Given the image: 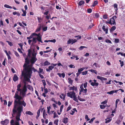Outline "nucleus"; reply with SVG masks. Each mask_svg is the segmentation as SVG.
Returning <instances> with one entry per match:
<instances>
[{
  "mask_svg": "<svg viewBox=\"0 0 125 125\" xmlns=\"http://www.w3.org/2000/svg\"><path fill=\"white\" fill-rule=\"evenodd\" d=\"M54 116H53V118H55L57 117L58 116L57 115L56 113L55 112H54L53 113Z\"/></svg>",
  "mask_w": 125,
  "mask_h": 125,
  "instance_id": "64",
  "label": "nucleus"
},
{
  "mask_svg": "<svg viewBox=\"0 0 125 125\" xmlns=\"http://www.w3.org/2000/svg\"><path fill=\"white\" fill-rule=\"evenodd\" d=\"M103 18L105 19H106L108 18V15L106 14H105L103 16Z\"/></svg>",
  "mask_w": 125,
  "mask_h": 125,
  "instance_id": "53",
  "label": "nucleus"
},
{
  "mask_svg": "<svg viewBox=\"0 0 125 125\" xmlns=\"http://www.w3.org/2000/svg\"><path fill=\"white\" fill-rule=\"evenodd\" d=\"M23 12V13L21 14V16H26V10H24L23 9L22 10Z\"/></svg>",
  "mask_w": 125,
  "mask_h": 125,
  "instance_id": "23",
  "label": "nucleus"
},
{
  "mask_svg": "<svg viewBox=\"0 0 125 125\" xmlns=\"http://www.w3.org/2000/svg\"><path fill=\"white\" fill-rule=\"evenodd\" d=\"M87 12L89 13H91L92 11V9L90 8H89L87 10Z\"/></svg>",
  "mask_w": 125,
  "mask_h": 125,
  "instance_id": "51",
  "label": "nucleus"
},
{
  "mask_svg": "<svg viewBox=\"0 0 125 125\" xmlns=\"http://www.w3.org/2000/svg\"><path fill=\"white\" fill-rule=\"evenodd\" d=\"M68 119L67 117L64 118L63 119L62 122L63 123L66 124L68 122Z\"/></svg>",
  "mask_w": 125,
  "mask_h": 125,
  "instance_id": "16",
  "label": "nucleus"
},
{
  "mask_svg": "<svg viewBox=\"0 0 125 125\" xmlns=\"http://www.w3.org/2000/svg\"><path fill=\"white\" fill-rule=\"evenodd\" d=\"M106 106L104 105H101L100 108L101 109H104L105 107Z\"/></svg>",
  "mask_w": 125,
  "mask_h": 125,
  "instance_id": "55",
  "label": "nucleus"
},
{
  "mask_svg": "<svg viewBox=\"0 0 125 125\" xmlns=\"http://www.w3.org/2000/svg\"><path fill=\"white\" fill-rule=\"evenodd\" d=\"M26 114H28L30 115H32L33 114L30 111H27L25 113Z\"/></svg>",
  "mask_w": 125,
  "mask_h": 125,
  "instance_id": "28",
  "label": "nucleus"
},
{
  "mask_svg": "<svg viewBox=\"0 0 125 125\" xmlns=\"http://www.w3.org/2000/svg\"><path fill=\"white\" fill-rule=\"evenodd\" d=\"M50 63L48 61H46L44 62L43 64V66H44L50 65Z\"/></svg>",
  "mask_w": 125,
  "mask_h": 125,
  "instance_id": "21",
  "label": "nucleus"
},
{
  "mask_svg": "<svg viewBox=\"0 0 125 125\" xmlns=\"http://www.w3.org/2000/svg\"><path fill=\"white\" fill-rule=\"evenodd\" d=\"M113 6L114 8L115 9V10L116 11L118 9L117 4L116 3H115L113 5Z\"/></svg>",
  "mask_w": 125,
  "mask_h": 125,
  "instance_id": "24",
  "label": "nucleus"
},
{
  "mask_svg": "<svg viewBox=\"0 0 125 125\" xmlns=\"http://www.w3.org/2000/svg\"><path fill=\"white\" fill-rule=\"evenodd\" d=\"M114 93V90H112L110 92H107V93L110 94H113Z\"/></svg>",
  "mask_w": 125,
  "mask_h": 125,
  "instance_id": "45",
  "label": "nucleus"
},
{
  "mask_svg": "<svg viewBox=\"0 0 125 125\" xmlns=\"http://www.w3.org/2000/svg\"><path fill=\"white\" fill-rule=\"evenodd\" d=\"M36 38H33V40L32 41L33 42L32 44H33V43H35L36 42Z\"/></svg>",
  "mask_w": 125,
  "mask_h": 125,
  "instance_id": "42",
  "label": "nucleus"
},
{
  "mask_svg": "<svg viewBox=\"0 0 125 125\" xmlns=\"http://www.w3.org/2000/svg\"><path fill=\"white\" fill-rule=\"evenodd\" d=\"M88 71H86L84 72H82V74L83 75H86Z\"/></svg>",
  "mask_w": 125,
  "mask_h": 125,
  "instance_id": "43",
  "label": "nucleus"
},
{
  "mask_svg": "<svg viewBox=\"0 0 125 125\" xmlns=\"http://www.w3.org/2000/svg\"><path fill=\"white\" fill-rule=\"evenodd\" d=\"M25 60V62L23 66V71L31 74L32 73V70L34 72H37L38 71L36 69H35L34 67H32V64H29L30 63V61L28 57L26 58Z\"/></svg>",
  "mask_w": 125,
  "mask_h": 125,
  "instance_id": "2",
  "label": "nucleus"
},
{
  "mask_svg": "<svg viewBox=\"0 0 125 125\" xmlns=\"http://www.w3.org/2000/svg\"><path fill=\"white\" fill-rule=\"evenodd\" d=\"M53 68V66H52L51 65V66H49L48 68H46V70L47 72H50L52 70Z\"/></svg>",
  "mask_w": 125,
  "mask_h": 125,
  "instance_id": "9",
  "label": "nucleus"
},
{
  "mask_svg": "<svg viewBox=\"0 0 125 125\" xmlns=\"http://www.w3.org/2000/svg\"><path fill=\"white\" fill-rule=\"evenodd\" d=\"M21 87V84H18L17 86V90L18 91H19V92H21V89H20V88Z\"/></svg>",
  "mask_w": 125,
  "mask_h": 125,
  "instance_id": "11",
  "label": "nucleus"
},
{
  "mask_svg": "<svg viewBox=\"0 0 125 125\" xmlns=\"http://www.w3.org/2000/svg\"><path fill=\"white\" fill-rule=\"evenodd\" d=\"M19 91H16L15 93V96H14V98L19 95L18 94L19 93Z\"/></svg>",
  "mask_w": 125,
  "mask_h": 125,
  "instance_id": "46",
  "label": "nucleus"
},
{
  "mask_svg": "<svg viewBox=\"0 0 125 125\" xmlns=\"http://www.w3.org/2000/svg\"><path fill=\"white\" fill-rule=\"evenodd\" d=\"M37 19H38V22H40L42 21V19L41 18V17H37Z\"/></svg>",
  "mask_w": 125,
  "mask_h": 125,
  "instance_id": "58",
  "label": "nucleus"
},
{
  "mask_svg": "<svg viewBox=\"0 0 125 125\" xmlns=\"http://www.w3.org/2000/svg\"><path fill=\"white\" fill-rule=\"evenodd\" d=\"M51 108L50 106L47 107V113L48 114H49L50 113V109Z\"/></svg>",
  "mask_w": 125,
  "mask_h": 125,
  "instance_id": "62",
  "label": "nucleus"
},
{
  "mask_svg": "<svg viewBox=\"0 0 125 125\" xmlns=\"http://www.w3.org/2000/svg\"><path fill=\"white\" fill-rule=\"evenodd\" d=\"M87 90L86 88H85V89H83V93L84 94V95H87Z\"/></svg>",
  "mask_w": 125,
  "mask_h": 125,
  "instance_id": "44",
  "label": "nucleus"
},
{
  "mask_svg": "<svg viewBox=\"0 0 125 125\" xmlns=\"http://www.w3.org/2000/svg\"><path fill=\"white\" fill-rule=\"evenodd\" d=\"M42 27V26L40 24L39 25V26L36 29L35 31H40L41 30V28Z\"/></svg>",
  "mask_w": 125,
  "mask_h": 125,
  "instance_id": "22",
  "label": "nucleus"
},
{
  "mask_svg": "<svg viewBox=\"0 0 125 125\" xmlns=\"http://www.w3.org/2000/svg\"><path fill=\"white\" fill-rule=\"evenodd\" d=\"M116 27L115 26H113L111 28L110 31H114Z\"/></svg>",
  "mask_w": 125,
  "mask_h": 125,
  "instance_id": "36",
  "label": "nucleus"
},
{
  "mask_svg": "<svg viewBox=\"0 0 125 125\" xmlns=\"http://www.w3.org/2000/svg\"><path fill=\"white\" fill-rule=\"evenodd\" d=\"M90 71L92 73H94L95 74L97 73V72L95 70H94L93 69H91L90 70Z\"/></svg>",
  "mask_w": 125,
  "mask_h": 125,
  "instance_id": "54",
  "label": "nucleus"
},
{
  "mask_svg": "<svg viewBox=\"0 0 125 125\" xmlns=\"http://www.w3.org/2000/svg\"><path fill=\"white\" fill-rule=\"evenodd\" d=\"M117 18V17L116 16H114L110 19L108 23L111 25H115L116 23L115 19H116Z\"/></svg>",
  "mask_w": 125,
  "mask_h": 125,
  "instance_id": "5",
  "label": "nucleus"
},
{
  "mask_svg": "<svg viewBox=\"0 0 125 125\" xmlns=\"http://www.w3.org/2000/svg\"><path fill=\"white\" fill-rule=\"evenodd\" d=\"M59 120L58 119H56L54 121V124L56 125H58V122Z\"/></svg>",
  "mask_w": 125,
  "mask_h": 125,
  "instance_id": "39",
  "label": "nucleus"
},
{
  "mask_svg": "<svg viewBox=\"0 0 125 125\" xmlns=\"http://www.w3.org/2000/svg\"><path fill=\"white\" fill-rule=\"evenodd\" d=\"M72 40V44H73L74 43L76 42L77 41V40L74 39V40L71 39Z\"/></svg>",
  "mask_w": 125,
  "mask_h": 125,
  "instance_id": "41",
  "label": "nucleus"
},
{
  "mask_svg": "<svg viewBox=\"0 0 125 125\" xmlns=\"http://www.w3.org/2000/svg\"><path fill=\"white\" fill-rule=\"evenodd\" d=\"M23 107L22 106H18L16 108V110L17 111V115L16 117V120L18 121L19 120H21L20 118V116L21 115V113L23 111Z\"/></svg>",
  "mask_w": 125,
  "mask_h": 125,
  "instance_id": "4",
  "label": "nucleus"
},
{
  "mask_svg": "<svg viewBox=\"0 0 125 125\" xmlns=\"http://www.w3.org/2000/svg\"><path fill=\"white\" fill-rule=\"evenodd\" d=\"M85 119H86L87 120V121H89L90 119L89 118H88V115H85Z\"/></svg>",
  "mask_w": 125,
  "mask_h": 125,
  "instance_id": "59",
  "label": "nucleus"
},
{
  "mask_svg": "<svg viewBox=\"0 0 125 125\" xmlns=\"http://www.w3.org/2000/svg\"><path fill=\"white\" fill-rule=\"evenodd\" d=\"M27 91V87L26 86V85H24L22 91L24 92H26Z\"/></svg>",
  "mask_w": 125,
  "mask_h": 125,
  "instance_id": "15",
  "label": "nucleus"
},
{
  "mask_svg": "<svg viewBox=\"0 0 125 125\" xmlns=\"http://www.w3.org/2000/svg\"><path fill=\"white\" fill-rule=\"evenodd\" d=\"M43 118L45 119L46 118V116H48V115L46 113L45 110H43Z\"/></svg>",
  "mask_w": 125,
  "mask_h": 125,
  "instance_id": "14",
  "label": "nucleus"
},
{
  "mask_svg": "<svg viewBox=\"0 0 125 125\" xmlns=\"http://www.w3.org/2000/svg\"><path fill=\"white\" fill-rule=\"evenodd\" d=\"M78 99L80 101H85V99L81 98L79 96H78Z\"/></svg>",
  "mask_w": 125,
  "mask_h": 125,
  "instance_id": "37",
  "label": "nucleus"
},
{
  "mask_svg": "<svg viewBox=\"0 0 125 125\" xmlns=\"http://www.w3.org/2000/svg\"><path fill=\"white\" fill-rule=\"evenodd\" d=\"M24 71H22L21 75V76L20 79L22 80V77H23L24 81H27L29 82H31L30 79V78H31L30 75L31 74H29V73H27L26 72L25 73Z\"/></svg>",
  "mask_w": 125,
  "mask_h": 125,
  "instance_id": "3",
  "label": "nucleus"
},
{
  "mask_svg": "<svg viewBox=\"0 0 125 125\" xmlns=\"http://www.w3.org/2000/svg\"><path fill=\"white\" fill-rule=\"evenodd\" d=\"M105 42H106L107 43H111V44L112 43V42H111V41L109 40L106 39L105 41Z\"/></svg>",
  "mask_w": 125,
  "mask_h": 125,
  "instance_id": "50",
  "label": "nucleus"
},
{
  "mask_svg": "<svg viewBox=\"0 0 125 125\" xmlns=\"http://www.w3.org/2000/svg\"><path fill=\"white\" fill-rule=\"evenodd\" d=\"M14 98V108L13 109V114H15L17 112L16 109L17 108V107L18 105L19 106L23 105L25 107L26 106V104L25 102L23 100L21 101V100L22 99L23 97L22 96L19 95H18Z\"/></svg>",
  "mask_w": 125,
  "mask_h": 125,
  "instance_id": "1",
  "label": "nucleus"
},
{
  "mask_svg": "<svg viewBox=\"0 0 125 125\" xmlns=\"http://www.w3.org/2000/svg\"><path fill=\"white\" fill-rule=\"evenodd\" d=\"M80 88L81 89L80 90H81L80 92H83V90L84 89L83 87V84H82L80 86Z\"/></svg>",
  "mask_w": 125,
  "mask_h": 125,
  "instance_id": "34",
  "label": "nucleus"
},
{
  "mask_svg": "<svg viewBox=\"0 0 125 125\" xmlns=\"http://www.w3.org/2000/svg\"><path fill=\"white\" fill-rule=\"evenodd\" d=\"M75 93L74 91L70 92L67 94V96L69 97H70L71 98H73Z\"/></svg>",
  "mask_w": 125,
  "mask_h": 125,
  "instance_id": "6",
  "label": "nucleus"
},
{
  "mask_svg": "<svg viewBox=\"0 0 125 125\" xmlns=\"http://www.w3.org/2000/svg\"><path fill=\"white\" fill-rule=\"evenodd\" d=\"M84 48H87V47H86L84 46H81L79 48V49L80 50H81Z\"/></svg>",
  "mask_w": 125,
  "mask_h": 125,
  "instance_id": "48",
  "label": "nucleus"
},
{
  "mask_svg": "<svg viewBox=\"0 0 125 125\" xmlns=\"http://www.w3.org/2000/svg\"><path fill=\"white\" fill-rule=\"evenodd\" d=\"M21 94V95L23 97H24L25 96L26 92H24L22 91L20 92V94Z\"/></svg>",
  "mask_w": 125,
  "mask_h": 125,
  "instance_id": "33",
  "label": "nucleus"
},
{
  "mask_svg": "<svg viewBox=\"0 0 125 125\" xmlns=\"http://www.w3.org/2000/svg\"><path fill=\"white\" fill-rule=\"evenodd\" d=\"M84 2L83 0L80 1L78 3V5L80 6H81L82 5L84 4Z\"/></svg>",
  "mask_w": 125,
  "mask_h": 125,
  "instance_id": "26",
  "label": "nucleus"
},
{
  "mask_svg": "<svg viewBox=\"0 0 125 125\" xmlns=\"http://www.w3.org/2000/svg\"><path fill=\"white\" fill-rule=\"evenodd\" d=\"M49 42H53L54 43L56 42V40L55 39H53V40H49Z\"/></svg>",
  "mask_w": 125,
  "mask_h": 125,
  "instance_id": "57",
  "label": "nucleus"
},
{
  "mask_svg": "<svg viewBox=\"0 0 125 125\" xmlns=\"http://www.w3.org/2000/svg\"><path fill=\"white\" fill-rule=\"evenodd\" d=\"M39 71H37V72L39 74H41V73H42V72H43V69H41V68H39Z\"/></svg>",
  "mask_w": 125,
  "mask_h": 125,
  "instance_id": "35",
  "label": "nucleus"
},
{
  "mask_svg": "<svg viewBox=\"0 0 125 125\" xmlns=\"http://www.w3.org/2000/svg\"><path fill=\"white\" fill-rule=\"evenodd\" d=\"M19 79V78L15 74L14 75L13 78V81L15 82L17 81Z\"/></svg>",
  "mask_w": 125,
  "mask_h": 125,
  "instance_id": "10",
  "label": "nucleus"
},
{
  "mask_svg": "<svg viewBox=\"0 0 125 125\" xmlns=\"http://www.w3.org/2000/svg\"><path fill=\"white\" fill-rule=\"evenodd\" d=\"M4 6L6 8H7L12 9V7L10 6L9 5L6 4H5L4 5Z\"/></svg>",
  "mask_w": 125,
  "mask_h": 125,
  "instance_id": "30",
  "label": "nucleus"
},
{
  "mask_svg": "<svg viewBox=\"0 0 125 125\" xmlns=\"http://www.w3.org/2000/svg\"><path fill=\"white\" fill-rule=\"evenodd\" d=\"M63 107V105H62L61 106L60 108V112H61L62 111V109Z\"/></svg>",
  "mask_w": 125,
  "mask_h": 125,
  "instance_id": "61",
  "label": "nucleus"
},
{
  "mask_svg": "<svg viewBox=\"0 0 125 125\" xmlns=\"http://www.w3.org/2000/svg\"><path fill=\"white\" fill-rule=\"evenodd\" d=\"M42 82L43 83V84L44 86L46 85V83L44 80H42Z\"/></svg>",
  "mask_w": 125,
  "mask_h": 125,
  "instance_id": "60",
  "label": "nucleus"
},
{
  "mask_svg": "<svg viewBox=\"0 0 125 125\" xmlns=\"http://www.w3.org/2000/svg\"><path fill=\"white\" fill-rule=\"evenodd\" d=\"M73 100H74V101H75L77 103L78 102V100H77V98L76 97L75 94L74 96H73Z\"/></svg>",
  "mask_w": 125,
  "mask_h": 125,
  "instance_id": "29",
  "label": "nucleus"
},
{
  "mask_svg": "<svg viewBox=\"0 0 125 125\" xmlns=\"http://www.w3.org/2000/svg\"><path fill=\"white\" fill-rule=\"evenodd\" d=\"M95 17L96 18H98L99 17V15L98 13H96L95 14Z\"/></svg>",
  "mask_w": 125,
  "mask_h": 125,
  "instance_id": "47",
  "label": "nucleus"
},
{
  "mask_svg": "<svg viewBox=\"0 0 125 125\" xmlns=\"http://www.w3.org/2000/svg\"><path fill=\"white\" fill-rule=\"evenodd\" d=\"M9 122V121L7 119H5L4 121H2L1 122V123L3 125H6Z\"/></svg>",
  "mask_w": 125,
  "mask_h": 125,
  "instance_id": "7",
  "label": "nucleus"
},
{
  "mask_svg": "<svg viewBox=\"0 0 125 125\" xmlns=\"http://www.w3.org/2000/svg\"><path fill=\"white\" fill-rule=\"evenodd\" d=\"M68 80L69 81L68 82L69 83L72 85V83H73V81L70 78H69L68 79Z\"/></svg>",
  "mask_w": 125,
  "mask_h": 125,
  "instance_id": "27",
  "label": "nucleus"
},
{
  "mask_svg": "<svg viewBox=\"0 0 125 125\" xmlns=\"http://www.w3.org/2000/svg\"><path fill=\"white\" fill-rule=\"evenodd\" d=\"M28 56L29 57H30L31 56V50L30 49H29L28 50Z\"/></svg>",
  "mask_w": 125,
  "mask_h": 125,
  "instance_id": "31",
  "label": "nucleus"
},
{
  "mask_svg": "<svg viewBox=\"0 0 125 125\" xmlns=\"http://www.w3.org/2000/svg\"><path fill=\"white\" fill-rule=\"evenodd\" d=\"M119 62L120 63V66L122 67L124 65V62L123 61H122L121 60H119Z\"/></svg>",
  "mask_w": 125,
  "mask_h": 125,
  "instance_id": "38",
  "label": "nucleus"
},
{
  "mask_svg": "<svg viewBox=\"0 0 125 125\" xmlns=\"http://www.w3.org/2000/svg\"><path fill=\"white\" fill-rule=\"evenodd\" d=\"M77 89L76 87H75L74 86H73V87L71 86L70 87V90H75V91L77 90Z\"/></svg>",
  "mask_w": 125,
  "mask_h": 125,
  "instance_id": "20",
  "label": "nucleus"
},
{
  "mask_svg": "<svg viewBox=\"0 0 125 125\" xmlns=\"http://www.w3.org/2000/svg\"><path fill=\"white\" fill-rule=\"evenodd\" d=\"M98 4V2L97 0H95L94 1L92 5V6L94 7Z\"/></svg>",
  "mask_w": 125,
  "mask_h": 125,
  "instance_id": "18",
  "label": "nucleus"
},
{
  "mask_svg": "<svg viewBox=\"0 0 125 125\" xmlns=\"http://www.w3.org/2000/svg\"><path fill=\"white\" fill-rule=\"evenodd\" d=\"M107 102V101L106 100H105L104 101H103V102L101 103V104H105Z\"/></svg>",
  "mask_w": 125,
  "mask_h": 125,
  "instance_id": "63",
  "label": "nucleus"
},
{
  "mask_svg": "<svg viewBox=\"0 0 125 125\" xmlns=\"http://www.w3.org/2000/svg\"><path fill=\"white\" fill-rule=\"evenodd\" d=\"M37 60V59L36 57H32L30 60L32 64H34Z\"/></svg>",
  "mask_w": 125,
  "mask_h": 125,
  "instance_id": "8",
  "label": "nucleus"
},
{
  "mask_svg": "<svg viewBox=\"0 0 125 125\" xmlns=\"http://www.w3.org/2000/svg\"><path fill=\"white\" fill-rule=\"evenodd\" d=\"M95 117H93L92 118L90 121H89V123H91V122H92L95 119Z\"/></svg>",
  "mask_w": 125,
  "mask_h": 125,
  "instance_id": "56",
  "label": "nucleus"
},
{
  "mask_svg": "<svg viewBox=\"0 0 125 125\" xmlns=\"http://www.w3.org/2000/svg\"><path fill=\"white\" fill-rule=\"evenodd\" d=\"M91 85L93 86H98L99 85V83H98L91 82L90 83Z\"/></svg>",
  "mask_w": 125,
  "mask_h": 125,
  "instance_id": "12",
  "label": "nucleus"
},
{
  "mask_svg": "<svg viewBox=\"0 0 125 125\" xmlns=\"http://www.w3.org/2000/svg\"><path fill=\"white\" fill-rule=\"evenodd\" d=\"M37 38L36 39L39 42H41L42 43H43V42L42 41L41 37V36L38 35L37 36Z\"/></svg>",
  "mask_w": 125,
  "mask_h": 125,
  "instance_id": "13",
  "label": "nucleus"
},
{
  "mask_svg": "<svg viewBox=\"0 0 125 125\" xmlns=\"http://www.w3.org/2000/svg\"><path fill=\"white\" fill-rule=\"evenodd\" d=\"M120 100L119 99H117L116 100L115 104V107L116 108H117L118 102Z\"/></svg>",
  "mask_w": 125,
  "mask_h": 125,
  "instance_id": "32",
  "label": "nucleus"
},
{
  "mask_svg": "<svg viewBox=\"0 0 125 125\" xmlns=\"http://www.w3.org/2000/svg\"><path fill=\"white\" fill-rule=\"evenodd\" d=\"M111 119H110V118H107L106 119V121L105 122V123H109L111 121Z\"/></svg>",
  "mask_w": 125,
  "mask_h": 125,
  "instance_id": "40",
  "label": "nucleus"
},
{
  "mask_svg": "<svg viewBox=\"0 0 125 125\" xmlns=\"http://www.w3.org/2000/svg\"><path fill=\"white\" fill-rule=\"evenodd\" d=\"M6 42L8 43L9 45H10V46H13V44L11 42L9 41H7Z\"/></svg>",
  "mask_w": 125,
  "mask_h": 125,
  "instance_id": "49",
  "label": "nucleus"
},
{
  "mask_svg": "<svg viewBox=\"0 0 125 125\" xmlns=\"http://www.w3.org/2000/svg\"><path fill=\"white\" fill-rule=\"evenodd\" d=\"M102 29L104 31H108V29L107 27L103 25L102 27Z\"/></svg>",
  "mask_w": 125,
  "mask_h": 125,
  "instance_id": "17",
  "label": "nucleus"
},
{
  "mask_svg": "<svg viewBox=\"0 0 125 125\" xmlns=\"http://www.w3.org/2000/svg\"><path fill=\"white\" fill-rule=\"evenodd\" d=\"M84 68H82L80 69H79L78 70V72L80 73H82L81 72L84 69Z\"/></svg>",
  "mask_w": 125,
  "mask_h": 125,
  "instance_id": "25",
  "label": "nucleus"
},
{
  "mask_svg": "<svg viewBox=\"0 0 125 125\" xmlns=\"http://www.w3.org/2000/svg\"><path fill=\"white\" fill-rule=\"evenodd\" d=\"M73 111L71 110V112L70 113V114L72 115H73L74 114L75 112V111H76V112L77 111V110H76L75 108H73Z\"/></svg>",
  "mask_w": 125,
  "mask_h": 125,
  "instance_id": "19",
  "label": "nucleus"
},
{
  "mask_svg": "<svg viewBox=\"0 0 125 125\" xmlns=\"http://www.w3.org/2000/svg\"><path fill=\"white\" fill-rule=\"evenodd\" d=\"M119 40L118 39H115L114 41V42L115 43H118L119 42Z\"/></svg>",
  "mask_w": 125,
  "mask_h": 125,
  "instance_id": "52",
  "label": "nucleus"
}]
</instances>
